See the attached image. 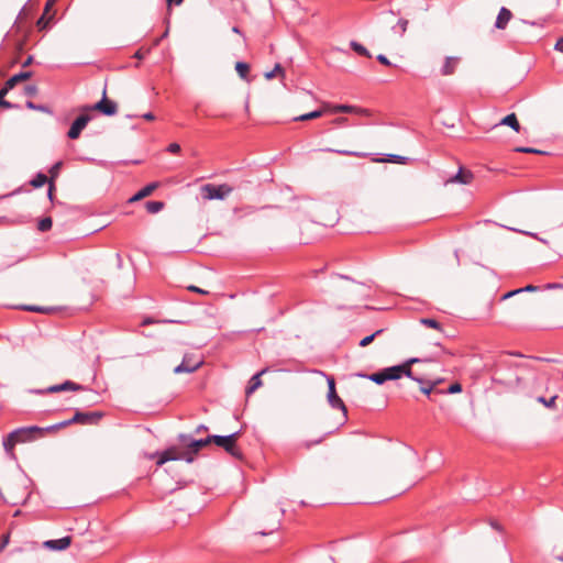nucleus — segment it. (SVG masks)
Instances as JSON below:
<instances>
[{"label":"nucleus","instance_id":"f257e3e1","mask_svg":"<svg viewBox=\"0 0 563 563\" xmlns=\"http://www.w3.org/2000/svg\"><path fill=\"white\" fill-rule=\"evenodd\" d=\"M534 376V369L529 363L501 361L494 372L493 382L508 390L519 391L527 387L528 380Z\"/></svg>","mask_w":563,"mask_h":563},{"label":"nucleus","instance_id":"f03ea898","mask_svg":"<svg viewBox=\"0 0 563 563\" xmlns=\"http://www.w3.org/2000/svg\"><path fill=\"white\" fill-rule=\"evenodd\" d=\"M180 446L173 445L167 448L161 453H157L156 464L158 466L165 464L168 461L183 460L187 463H192L195 456L205 446L211 444L210 435L205 439H194L190 434L180 433L177 437Z\"/></svg>","mask_w":563,"mask_h":563},{"label":"nucleus","instance_id":"7ed1b4c3","mask_svg":"<svg viewBox=\"0 0 563 563\" xmlns=\"http://www.w3.org/2000/svg\"><path fill=\"white\" fill-rule=\"evenodd\" d=\"M241 431L233 432L228 435H210L211 443L222 448L231 456L241 460L243 457L241 450L236 445V441L240 438Z\"/></svg>","mask_w":563,"mask_h":563},{"label":"nucleus","instance_id":"20e7f679","mask_svg":"<svg viewBox=\"0 0 563 563\" xmlns=\"http://www.w3.org/2000/svg\"><path fill=\"white\" fill-rule=\"evenodd\" d=\"M417 362H419V360L416 357H412L399 365L384 368L387 380H396L402 376H406L408 378H411L412 380H416L417 383H423V378L416 377L411 371V365Z\"/></svg>","mask_w":563,"mask_h":563},{"label":"nucleus","instance_id":"39448f33","mask_svg":"<svg viewBox=\"0 0 563 563\" xmlns=\"http://www.w3.org/2000/svg\"><path fill=\"white\" fill-rule=\"evenodd\" d=\"M84 111H98L103 115L111 117L118 112V104L113 100L107 97V88H103L102 98L100 101L92 106H86L82 108Z\"/></svg>","mask_w":563,"mask_h":563},{"label":"nucleus","instance_id":"423d86ee","mask_svg":"<svg viewBox=\"0 0 563 563\" xmlns=\"http://www.w3.org/2000/svg\"><path fill=\"white\" fill-rule=\"evenodd\" d=\"M233 188L227 184L212 185L207 184L202 187L203 197L207 199H224L232 192Z\"/></svg>","mask_w":563,"mask_h":563},{"label":"nucleus","instance_id":"0eeeda50","mask_svg":"<svg viewBox=\"0 0 563 563\" xmlns=\"http://www.w3.org/2000/svg\"><path fill=\"white\" fill-rule=\"evenodd\" d=\"M328 401L330 406L334 409H339L343 411L344 418H347V409L344 405L343 400L339 397L335 389V380L333 376L328 377Z\"/></svg>","mask_w":563,"mask_h":563},{"label":"nucleus","instance_id":"6e6552de","mask_svg":"<svg viewBox=\"0 0 563 563\" xmlns=\"http://www.w3.org/2000/svg\"><path fill=\"white\" fill-rule=\"evenodd\" d=\"M324 108L325 111H329L331 113H354L358 115H371L368 109L356 106L325 103Z\"/></svg>","mask_w":563,"mask_h":563},{"label":"nucleus","instance_id":"1a4fd4ad","mask_svg":"<svg viewBox=\"0 0 563 563\" xmlns=\"http://www.w3.org/2000/svg\"><path fill=\"white\" fill-rule=\"evenodd\" d=\"M102 417L103 413L100 411H76L71 421L79 424H97Z\"/></svg>","mask_w":563,"mask_h":563},{"label":"nucleus","instance_id":"9d476101","mask_svg":"<svg viewBox=\"0 0 563 563\" xmlns=\"http://www.w3.org/2000/svg\"><path fill=\"white\" fill-rule=\"evenodd\" d=\"M91 120V117L87 113L80 114L71 123L67 136L70 140H76L80 136L82 130L87 126L88 122Z\"/></svg>","mask_w":563,"mask_h":563},{"label":"nucleus","instance_id":"9b49d317","mask_svg":"<svg viewBox=\"0 0 563 563\" xmlns=\"http://www.w3.org/2000/svg\"><path fill=\"white\" fill-rule=\"evenodd\" d=\"M84 389H85V387L82 385L77 384L71 380H66L62 384L49 386L46 389L36 390V393L45 394V393H59V391H68V390L79 391V390H84Z\"/></svg>","mask_w":563,"mask_h":563},{"label":"nucleus","instance_id":"f8f14e48","mask_svg":"<svg viewBox=\"0 0 563 563\" xmlns=\"http://www.w3.org/2000/svg\"><path fill=\"white\" fill-rule=\"evenodd\" d=\"M16 430L23 431V433H20L19 435L14 437V439L16 440V444L33 441L36 438L42 437V428L36 426L22 427L18 428Z\"/></svg>","mask_w":563,"mask_h":563},{"label":"nucleus","instance_id":"ddd939ff","mask_svg":"<svg viewBox=\"0 0 563 563\" xmlns=\"http://www.w3.org/2000/svg\"><path fill=\"white\" fill-rule=\"evenodd\" d=\"M460 63H461V57L446 56L443 60L442 67L440 68V75L441 76L453 75L456 71Z\"/></svg>","mask_w":563,"mask_h":563},{"label":"nucleus","instance_id":"4468645a","mask_svg":"<svg viewBox=\"0 0 563 563\" xmlns=\"http://www.w3.org/2000/svg\"><path fill=\"white\" fill-rule=\"evenodd\" d=\"M20 433H23V431L13 430L3 439V449L11 459H15L14 446L16 445V440L14 437L19 435Z\"/></svg>","mask_w":563,"mask_h":563},{"label":"nucleus","instance_id":"2eb2a0df","mask_svg":"<svg viewBox=\"0 0 563 563\" xmlns=\"http://www.w3.org/2000/svg\"><path fill=\"white\" fill-rule=\"evenodd\" d=\"M20 433H23V431L13 430L3 439V449L11 459H15L14 446L16 445V440L14 437L19 435Z\"/></svg>","mask_w":563,"mask_h":563},{"label":"nucleus","instance_id":"dca6fc26","mask_svg":"<svg viewBox=\"0 0 563 563\" xmlns=\"http://www.w3.org/2000/svg\"><path fill=\"white\" fill-rule=\"evenodd\" d=\"M71 543V537L67 536L60 539L47 540L44 547L49 550L60 551L67 549Z\"/></svg>","mask_w":563,"mask_h":563},{"label":"nucleus","instance_id":"f3484780","mask_svg":"<svg viewBox=\"0 0 563 563\" xmlns=\"http://www.w3.org/2000/svg\"><path fill=\"white\" fill-rule=\"evenodd\" d=\"M473 178L474 175L471 170L460 167L459 172L454 176H452L446 183H459L467 185L472 183Z\"/></svg>","mask_w":563,"mask_h":563},{"label":"nucleus","instance_id":"a211bd4d","mask_svg":"<svg viewBox=\"0 0 563 563\" xmlns=\"http://www.w3.org/2000/svg\"><path fill=\"white\" fill-rule=\"evenodd\" d=\"M512 13L509 9L503 7L497 15L495 27L498 30H505L508 22L511 20Z\"/></svg>","mask_w":563,"mask_h":563},{"label":"nucleus","instance_id":"6ab92c4d","mask_svg":"<svg viewBox=\"0 0 563 563\" xmlns=\"http://www.w3.org/2000/svg\"><path fill=\"white\" fill-rule=\"evenodd\" d=\"M201 365V362H191L186 356L184 357L183 362L175 367L174 372L176 374L181 373H192L195 372L199 366Z\"/></svg>","mask_w":563,"mask_h":563},{"label":"nucleus","instance_id":"aec40b11","mask_svg":"<svg viewBox=\"0 0 563 563\" xmlns=\"http://www.w3.org/2000/svg\"><path fill=\"white\" fill-rule=\"evenodd\" d=\"M32 75V71H21L9 78L4 85L7 86V89H13L16 84L30 79Z\"/></svg>","mask_w":563,"mask_h":563},{"label":"nucleus","instance_id":"412c9836","mask_svg":"<svg viewBox=\"0 0 563 563\" xmlns=\"http://www.w3.org/2000/svg\"><path fill=\"white\" fill-rule=\"evenodd\" d=\"M266 372V369H262L261 372L254 374L250 382H249V385L246 386V389H245V394L246 396H250L252 395L257 388H260L262 386V379H261V376Z\"/></svg>","mask_w":563,"mask_h":563},{"label":"nucleus","instance_id":"4be33fe9","mask_svg":"<svg viewBox=\"0 0 563 563\" xmlns=\"http://www.w3.org/2000/svg\"><path fill=\"white\" fill-rule=\"evenodd\" d=\"M158 187L157 183H151L143 187L140 191H137L133 197L130 198V202H134L141 200L147 196H150L156 188Z\"/></svg>","mask_w":563,"mask_h":563},{"label":"nucleus","instance_id":"5701e85b","mask_svg":"<svg viewBox=\"0 0 563 563\" xmlns=\"http://www.w3.org/2000/svg\"><path fill=\"white\" fill-rule=\"evenodd\" d=\"M442 380L441 379H437V380H426L423 378V383H419L421 386H420V390L429 396L432 391H435V387L441 383ZM437 393H439V390H437Z\"/></svg>","mask_w":563,"mask_h":563},{"label":"nucleus","instance_id":"b1692460","mask_svg":"<svg viewBox=\"0 0 563 563\" xmlns=\"http://www.w3.org/2000/svg\"><path fill=\"white\" fill-rule=\"evenodd\" d=\"M499 124L510 126L514 131H520V124L515 113L507 114Z\"/></svg>","mask_w":563,"mask_h":563},{"label":"nucleus","instance_id":"393cba45","mask_svg":"<svg viewBox=\"0 0 563 563\" xmlns=\"http://www.w3.org/2000/svg\"><path fill=\"white\" fill-rule=\"evenodd\" d=\"M235 70L238 73V75L240 76L241 79L250 82L251 79L249 78V73H250V65L245 62H238L235 64Z\"/></svg>","mask_w":563,"mask_h":563},{"label":"nucleus","instance_id":"a878e982","mask_svg":"<svg viewBox=\"0 0 563 563\" xmlns=\"http://www.w3.org/2000/svg\"><path fill=\"white\" fill-rule=\"evenodd\" d=\"M361 376L368 378L369 380L376 383L377 385H382L385 382H387L384 368L378 371V372H376V373H373V374H369V375H361Z\"/></svg>","mask_w":563,"mask_h":563},{"label":"nucleus","instance_id":"bb28decb","mask_svg":"<svg viewBox=\"0 0 563 563\" xmlns=\"http://www.w3.org/2000/svg\"><path fill=\"white\" fill-rule=\"evenodd\" d=\"M11 89H7V86L4 85L1 89H0V107L1 108H4V109H13V108H18L19 106L18 104H13L11 103L10 101H7L4 98L5 96L8 95V92L10 91Z\"/></svg>","mask_w":563,"mask_h":563},{"label":"nucleus","instance_id":"cd10ccee","mask_svg":"<svg viewBox=\"0 0 563 563\" xmlns=\"http://www.w3.org/2000/svg\"><path fill=\"white\" fill-rule=\"evenodd\" d=\"M350 46L358 55L365 56V57H368V58L372 57V54L369 53V51L365 46H363L361 43H358L356 41H352L350 43Z\"/></svg>","mask_w":563,"mask_h":563},{"label":"nucleus","instance_id":"c85d7f7f","mask_svg":"<svg viewBox=\"0 0 563 563\" xmlns=\"http://www.w3.org/2000/svg\"><path fill=\"white\" fill-rule=\"evenodd\" d=\"M324 111H325V109L324 110H314L309 113H305V114L295 117L294 121H308V120H312V119H318L323 114Z\"/></svg>","mask_w":563,"mask_h":563},{"label":"nucleus","instance_id":"c756f323","mask_svg":"<svg viewBox=\"0 0 563 563\" xmlns=\"http://www.w3.org/2000/svg\"><path fill=\"white\" fill-rule=\"evenodd\" d=\"M74 422L71 421V419H68V420H65V421H62V422H58L56 424H53V426H49V427H46V428H42V437L46 433V432H51V431H55V430H58V429H62V428H66L70 424H73Z\"/></svg>","mask_w":563,"mask_h":563},{"label":"nucleus","instance_id":"7c9ffc66","mask_svg":"<svg viewBox=\"0 0 563 563\" xmlns=\"http://www.w3.org/2000/svg\"><path fill=\"white\" fill-rule=\"evenodd\" d=\"M48 181V178L43 173H37L34 178L30 181L31 186L34 188H40L44 186Z\"/></svg>","mask_w":563,"mask_h":563},{"label":"nucleus","instance_id":"2f4dec72","mask_svg":"<svg viewBox=\"0 0 563 563\" xmlns=\"http://www.w3.org/2000/svg\"><path fill=\"white\" fill-rule=\"evenodd\" d=\"M408 23V20L399 19L397 24L393 26L394 33L398 34L399 36H404L407 31Z\"/></svg>","mask_w":563,"mask_h":563},{"label":"nucleus","instance_id":"473e14b6","mask_svg":"<svg viewBox=\"0 0 563 563\" xmlns=\"http://www.w3.org/2000/svg\"><path fill=\"white\" fill-rule=\"evenodd\" d=\"M164 202L163 201H147L145 203V208L147 210L148 213H157L159 212L161 210H163L164 208Z\"/></svg>","mask_w":563,"mask_h":563},{"label":"nucleus","instance_id":"72a5a7b5","mask_svg":"<svg viewBox=\"0 0 563 563\" xmlns=\"http://www.w3.org/2000/svg\"><path fill=\"white\" fill-rule=\"evenodd\" d=\"M331 433H332V432H328V433H325L324 435H322V437H320V438H318V439H316V440L303 441V442H301V443L299 444V446H300V448H303V449H306V450H309V449H311L313 445H318V444L322 443V442H323V440L325 439V437H327L328 434H331Z\"/></svg>","mask_w":563,"mask_h":563},{"label":"nucleus","instance_id":"f704fd0d","mask_svg":"<svg viewBox=\"0 0 563 563\" xmlns=\"http://www.w3.org/2000/svg\"><path fill=\"white\" fill-rule=\"evenodd\" d=\"M52 225H53V220H52V218H49V217H45V218H43V219H41V220L38 221V223H37V229H38V231H41V232H46V231H48V230H51V229H52Z\"/></svg>","mask_w":563,"mask_h":563},{"label":"nucleus","instance_id":"c9c22d12","mask_svg":"<svg viewBox=\"0 0 563 563\" xmlns=\"http://www.w3.org/2000/svg\"><path fill=\"white\" fill-rule=\"evenodd\" d=\"M325 151L327 152H334V153L340 154V155L352 156V157H363V156H365L364 153L356 152V151L332 150V148H327Z\"/></svg>","mask_w":563,"mask_h":563},{"label":"nucleus","instance_id":"e433bc0d","mask_svg":"<svg viewBox=\"0 0 563 563\" xmlns=\"http://www.w3.org/2000/svg\"><path fill=\"white\" fill-rule=\"evenodd\" d=\"M409 158L396 154H388L387 158L383 159V162L396 163V164H406Z\"/></svg>","mask_w":563,"mask_h":563},{"label":"nucleus","instance_id":"4c0bfd02","mask_svg":"<svg viewBox=\"0 0 563 563\" xmlns=\"http://www.w3.org/2000/svg\"><path fill=\"white\" fill-rule=\"evenodd\" d=\"M558 396L554 395V396H551L550 398H545L543 396H539L537 398V401L544 405L547 408H553L555 406V400H556Z\"/></svg>","mask_w":563,"mask_h":563},{"label":"nucleus","instance_id":"58836bf2","mask_svg":"<svg viewBox=\"0 0 563 563\" xmlns=\"http://www.w3.org/2000/svg\"><path fill=\"white\" fill-rule=\"evenodd\" d=\"M383 331H384L383 329H379V330L375 331L374 333H372L371 335L363 338L360 341V346L365 347V346L369 345L374 341V339L377 335H379Z\"/></svg>","mask_w":563,"mask_h":563},{"label":"nucleus","instance_id":"ea45409f","mask_svg":"<svg viewBox=\"0 0 563 563\" xmlns=\"http://www.w3.org/2000/svg\"><path fill=\"white\" fill-rule=\"evenodd\" d=\"M277 75L284 76V69L280 64H276L275 67L271 71L266 73L265 78L267 80H271V79L275 78Z\"/></svg>","mask_w":563,"mask_h":563},{"label":"nucleus","instance_id":"a19ab883","mask_svg":"<svg viewBox=\"0 0 563 563\" xmlns=\"http://www.w3.org/2000/svg\"><path fill=\"white\" fill-rule=\"evenodd\" d=\"M52 16H47V14L43 13L41 18L37 20L36 25L40 30H45L49 26V22Z\"/></svg>","mask_w":563,"mask_h":563},{"label":"nucleus","instance_id":"79ce46f5","mask_svg":"<svg viewBox=\"0 0 563 563\" xmlns=\"http://www.w3.org/2000/svg\"><path fill=\"white\" fill-rule=\"evenodd\" d=\"M420 322L429 328L441 330V324L439 321L432 318H422Z\"/></svg>","mask_w":563,"mask_h":563},{"label":"nucleus","instance_id":"37998d69","mask_svg":"<svg viewBox=\"0 0 563 563\" xmlns=\"http://www.w3.org/2000/svg\"><path fill=\"white\" fill-rule=\"evenodd\" d=\"M462 391V385L460 383L451 384L446 390H439L441 394H457Z\"/></svg>","mask_w":563,"mask_h":563},{"label":"nucleus","instance_id":"c03bdc74","mask_svg":"<svg viewBox=\"0 0 563 563\" xmlns=\"http://www.w3.org/2000/svg\"><path fill=\"white\" fill-rule=\"evenodd\" d=\"M518 153H528V154H544V152L533 148V147H526V146H519L515 148Z\"/></svg>","mask_w":563,"mask_h":563},{"label":"nucleus","instance_id":"a18cd8bd","mask_svg":"<svg viewBox=\"0 0 563 563\" xmlns=\"http://www.w3.org/2000/svg\"><path fill=\"white\" fill-rule=\"evenodd\" d=\"M37 93V88L34 85H27L24 87V95L27 97H34Z\"/></svg>","mask_w":563,"mask_h":563},{"label":"nucleus","instance_id":"49530a36","mask_svg":"<svg viewBox=\"0 0 563 563\" xmlns=\"http://www.w3.org/2000/svg\"><path fill=\"white\" fill-rule=\"evenodd\" d=\"M9 542H10V533L2 534V537L0 539V552L5 549V547L9 544Z\"/></svg>","mask_w":563,"mask_h":563},{"label":"nucleus","instance_id":"de8ad7c7","mask_svg":"<svg viewBox=\"0 0 563 563\" xmlns=\"http://www.w3.org/2000/svg\"><path fill=\"white\" fill-rule=\"evenodd\" d=\"M23 309L26 310V311H33V312H46V311H48L47 308L37 307V306H25V307H23Z\"/></svg>","mask_w":563,"mask_h":563},{"label":"nucleus","instance_id":"09e8293b","mask_svg":"<svg viewBox=\"0 0 563 563\" xmlns=\"http://www.w3.org/2000/svg\"><path fill=\"white\" fill-rule=\"evenodd\" d=\"M518 294H521V290H518V289L510 290L500 297V301L507 300Z\"/></svg>","mask_w":563,"mask_h":563},{"label":"nucleus","instance_id":"8fccbe9b","mask_svg":"<svg viewBox=\"0 0 563 563\" xmlns=\"http://www.w3.org/2000/svg\"><path fill=\"white\" fill-rule=\"evenodd\" d=\"M522 234H526V235H529V236H532L533 239L540 241L541 243L548 245L549 242L545 240V239H542L540 236H538L537 233H532V232H528V231H520Z\"/></svg>","mask_w":563,"mask_h":563},{"label":"nucleus","instance_id":"3c124183","mask_svg":"<svg viewBox=\"0 0 563 563\" xmlns=\"http://www.w3.org/2000/svg\"><path fill=\"white\" fill-rule=\"evenodd\" d=\"M376 59H377L380 64H383V65L391 66L390 60H389V59L387 58V56H386V55H384V54H379V55H377V56H376Z\"/></svg>","mask_w":563,"mask_h":563},{"label":"nucleus","instance_id":"603ef678","mask_svg":"<svg viewBox=\"0 0 563 563\" xmlns=\"http://www.w3.org/2000/svg\"><path fill=\"white\" fill-rule=\"evenodd\" d=\"M25 106H26V108L32 109V110H41V111H44V110H45V107H44V106L35 104V103H34V102H32V101H26Z\"/></svg>","mask_w":563,"mask_h":563},{"label":"nucleus","instance_id":"864d4df0","mask_svg":"<svg viewBox=\"0 0 563 563\" xmlns=\"http://www.w3.org/2000/svg\"><path fill=\"white\" fill-rule=\"evenodd\" d=\"M62 166V162H57L49 170L51 175H52V179L57 177L58 175V170Z\"/></svg>","mask_w":563,"mask_h":563},{"label":"nucleus","instance_id":"5fc2aeb1","mask_svg":"<svg viewBox=\"0 0 563 563\" xmlns=\"http://www.w3.org/2000/svg\"><path fill=\"white\" fill-rule=\"evenodd\" d=\"M167 151L173 154H177L180 152V145L178 143H172L168 145Z\"/></svg>","mask_w":563,"mask_h":563},{"label":"nucleus","instance_id":"6e6d98bb","mask_svg":"<svg viewBox=\"0 0 563 563\" xmlns=\"http://www.w3.org/2000/svg\"><path fill=\"white\" fill-rule=\"evenodd\" d=\"M349 122V119L345 118V117H339V118H335L332 123L335 124V125H346Z\"/></svg>","mask_w":563,"mask_h":563},{"label":"nucleus","instance_id":"4d7b16f0","mask_svg":"<svg viewBox=\"0 0 563 563\" xmlns=\"http://www.w3.org/2000/svg\"><path fill=\"white\" fill-rule=\"evenodd\" d=\"M48 184H49V186H48L47 196H48L49 200L53 201L55 185H54L53 180H49Z\"/></svg>","mask_w":563,"mask_h":563},{"label":"nucleus","instance_id":"13d9d810","mask_svg":"<svg viewBox=\"0 0 563 563\" xmlns=\"http://www.w3.org/2000/svg\"><path fill=\"white\" fill-rule=\"evenodd\" d=\"M539 289L538 286H533V285H527L526 287H522V288H518V290H521V292H531V291H537Z\"/></svg>","mask_w":563,"mask_h":563},{"label":"nucleus","instance_id":"bf43d9fd","mask_svg":"<svg viewBox=\"0 0 563 563\" xmlns=\"http://www.w3.org/2000/svg\"><path fill=\"white\" fill-rule=\"evenodd\" d=\"M554 49H555V51H558V52H560V53H563V36H562V37H560V38L556 41V43H555V45H554Z\"/></svg>","mask_w":563,"mask_h":563},{"label":"nucleus","instance_id":"052dcab7","mask_svg":"<svg viewBox=\"0 0 563 563\" xmlns=\"http://www.w3.org/2000/svg\"><path fill=\"white\" fill-rule=\"evenodd\" d=\"M54 2H55V0H47V2L45 3V8H44V12L43 13L48 14V12L51 11Z\"/></svg>","mask_w":563,"mask_h":563},{"label":"nucleus","instance_id":"680f3d73","mask_svg":"<svg viewBox=\"0 0 563 563\" xmlns=\"http://www.w3.org/2000/svg\"><path fill=\"white\" fill-rule=\"evenodd\" d=\"M168 9L170 10L172 5H180L184 0H166Z\"/></svg>","mask_w":563,"mask_h":563},{"label":"nucleus","instance_id":"e2e57ef3","mask_svg":"<svg viewBox=\"0 0 563 563\" xmlns=\"http://www.w3.org/2000/svg\"><path fill=\"white\" fill-rule=\"evenodd\" d=\"M142 118L146 121H153L155 120V115L153 114V112H146L142 115Z\"/></svg>","mask_w":563,"mask_h":563},{"label":"nucleus","instance_id":"0e129e2a","mask_svg":"<svg viewBox=\"0 0 563 563\" xmlns=\"http://www.w3.org/2000/svg\"><path fill=\"white\" fill-rule=\"evenodd\" d=\"M208 430V427L205 426V424H199L196 430H195V433H201V432H205Z\"/></svg>","mask_w":563,"mask_h":563},{"label":"nucleus","instance_id":"69168bd1","mask_svg":"<svg viewBox=\"0 0 563 563\" xmlns=\"http://www.w3.org/2000/svg\"><path fill=\"white\" fill-rule=\"evenodd\" d=\"M33 63V56H27V58L22 63V67H27Z\"/></svg>","mask_w":563,"mask_h":563},{"label":"nucleus","instance_id":"338daca9","mask_svg":"<svg viewBox=\"0 0 563 563\" xmlns=\"http://www.w3.org/2000/svg\"><path fill=\"white\" fill-rule=\"evenodd\" d=\"M155 321L152 319V318H145L143 321H142V325H147V324H152L154 323Z\"/></svg>","mask_w":563,"mask_h":563},{"label":"nucleus","instance_id":"774afa93","mask_svg":"<svg viewBox=\"0 0 563 563\" xmlns=\"http://www.w3.org/2000/svg\"><path fill=\"white\" fill-rule=\"evenodd\" d=\"M490 526H492L494 529H496L497 531H501V527H500V525H499L498 522H496V521H492V522H490Z\"/></svg>","mask_w":563,"mask_h":563}]
</instances>
